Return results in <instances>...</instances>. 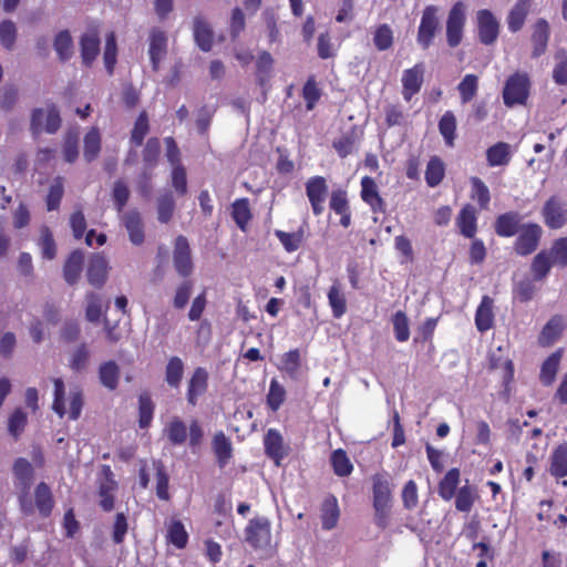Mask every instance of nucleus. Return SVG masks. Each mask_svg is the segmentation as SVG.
<instances>
[{"mask_svg":"<svg viewBox=\"0 0 567 567\" xmlns=\"http://www.w3.org/2000/svg\"><path fill=\"white\" fill-rule=\"evenodd\" d=\"M35 505L39 513L43 517H48L54 506L53 496L49 485L44 482H41L37 485L34 491Z\"/></svg>","mask_w":567,"mask_h":567,"instance_id":"4c0bfd02","label":"nucleus"},{"mask_svg":"<svg viewBox=\"0 0 567 567\" xmlns=\"http://www.w3.org/2000/svg\"><path fill=\"white\" fill-rule=\"evenodd\" d=\"M101 383L109 390H115L120 380V368L116 362L110 360L101 364L99 369Z\"/></svg>","mask_w":567,"mask_h":567,"instance_id":"de8ad7c7","label":"nucleus"},{"mask_svg":"<svg viewBox=\"0 0 567 567\" xmlns=\"http://www.w3.org/2000/svg\"><path fill=\"white\" fill-rule=\"evenodd\" d=\"M175 212V199L172 193L162 194L157 198V219L162 224H167Z\"/></svg>","mask_w":567,"mask_h":567,"instance_id":"13d9d810","label":"nucleus"},{"mask_svg":"<svg viewBox=\"0 0 567 567\" xmlns=\"http://www.w3.org/2000/svg\"><path fill=\"white\" fill-rule=\"evenodd\" d=\"M372 40L378 51H388L394 44V31L388 23H380L374 27Z\"/></svg>","mask_w":567,"mask_h":567,"instance_id":"e433bc0d","label":"nucleus"},{"mask_svg":"<svg viewBox=\"0 0 567 567\" xmlns=\"http://www.w3.org/2000/svg\"><path fill=\"white\" fill-rule=\"evenodd\" d=\"M439 131L447 146L453 147L456 138V117L452 111H446L439 121Z\"/></svg>","mask_w":567,"mask_h":567,"instance_id":"49530a36","label":"nucleus"},{"mask_svg":"<svg viewBox=\"0 0 567 567\" xmlns=\"http://www.w3.org/2000/svg\"><path fill=\"white\" fill-rule=\"evenodd\" d=\"M53 47L61 62L71 59L73 54V41L69 30H62L55 35Z\"/></svg>","mask_w":567,"mask_h":567,"instance_id":"09e8293b","label":"nucleus"},{"mask_svg":"<svg viewBox=\"0 0 567 567\" xmlns=\"http://www.w3.org/2000/svg\"><path fill=\"white\" fill-rule=\"evenodd\" d=\"M104 480L99 484L97 495L99 505L104 512H111L114 508L115 492L118 484L114 480L113 472L109 465L103 466Z\"/></svg>","mask_w":567,"mask_h":567,"instance_id":"f8f14e48","label":"nucleus"},{"mask_svg":"<svg viewBox=\"0 0 567 567\" xmlns=\"http://www.w3.org/2000/svg\"><path fill=\"white\" fill-rule=\"evenodd\" d=\"M461 473L460 470L453 467L449 470L443 478L439 482L437 493L444 501H451L456 493L460 484Z\"/></svg>","mask_w":567,"mask_h":567,"instance_id":"72a5a7b5","label":"nucleus"},{"mask_svg":"<svg viewBox=\"0 0 567 567\" xmlns=\"http://www.w3.org/2000/svg\"><path fill=\"white\" fill-rule=\"evenodd\" d=\"M164 434L172 445L179 446L187 441V426L178 416H174L164 429Z\"/></svg>","mask_w":567,"mask_h":567,"instance_id":"c9c22d12","label":"nucleus"},{"mask_svg":"<svg viewBox=\"0 0 567 567\" xmlns=\"http://www.w3.org/2000/svg\"><path fill=\"white\" fill-rule=\"evenodd\" d=\"M42 257L52 260L56 256V245L53 234L48 226H43L40 230V239L38 243Z\"/></svg>","mask_w":567,"mask_h":567,"instance_id":"052dcab7","label":"nucleus"},{"mask_svg":"<svg viewBox=\"0 0 567 567\" xmlns=\"http://www.w3.org/2000/svg\"><path fill=\"white\" fill-rule=\"evenodd\" d=\"M549 473L555 478L567 476V442L558 444L549 456Z\"/></svg>","mask_w":567,"mask_h":567,"instance_id":"cd10ccee","label":"nucleus"},{"mask_svg":"<svg viewBox=\"0 0 567 567\" xmlns=\"http://www.w3.org/2000/svg\"><path fill=\"white\" fill-rule=\"evenodd\" d=\"M494 300L489 296L485 295L475 312V326L480 332H486L493 327L494 322Z\"/></svg>","mask_w":567,"mask_h":567,"instance_id":"a878e982","label":"nucleus"},{"mask_svg":"<svg viewBox=\"0 0 567 567\" xmlns=\"http://www.w3.org/2000/svg\"><path fill=\"white\" fill-rule=\"evenodd\" d=\"M467 21V7L458 0L453 3L445 20V40L450 49H455L463 42Z\"/></svg>","mask_w":567,"mask_h":567,"instance_id":"f03ea898","label":"nucleus"},{"mask_svg":"<svg viewBox=\"0 0 567 567\" xmlns=\"http://www.w3.org/2000/svg\"><path fill=\"white\" fill-rule=\"evenodd\" d=\"M150 132V121L146 111L140 112L131 131L130 143L133 147H140Z\"/></svg>","mask_w":567,"mask_h":567,"instance_id":"79ce46f5","label":"nucleus"},{"mask_svg":"<svg viewBox=\"0 0 567 567\" xmlns=\"http://www.w3.org/2000/svg\"><path fill=\"white\" fill-rule=\"evenodd\" d=\"M208 380H209V374L205 368L197 367L193 371V373L187 382V392H186L187 403L190 406H196L198 403V399L207 392Z\"/></svg>","mask_w":567,"mask_h":567,"instance_id":"ddd939ff","label":"nucleus"},{"mask_svg":"<svg viewBox=\"0 0 567 567\" xmlns=\"http://www.w3.org/2000/svg\"><path fill=\"white\" fill-rule=\"evenodd\" d=\"M155 405L147 393L138 396V426L147 429L153 420Z\"/></svg>","mask_w":567,"mask_h":567,"instance_id":"5fc2aeb1","label":"nucleus"},{"mask_svg":"<svg viewBox=\"0 0 567 567\" xmlns=\"http://www.w3.org/2000/svg\"><path fill=\"white\" fill-rule=\"evenodd\" d=\"M557 63L553 70V79L559 85L567 84V51L558 50L555 54Z\"/></svg>","mask_w":567,"mask_h":567,"instance_id":"774afa93","label":"nucleus"},{"mask_svg":"<svg viewBox=\"0 0 567 567\" xmlns=\"http://www.w3.org/2000/svg\"><path fill=\"white\" fill-rule=\"evenodd\" d=\"M184 374V362L179 357H172L165 368V381L172 388H178Z\"/></svg>","mask_w":567,"mask_h":567,"instance_id":"603ef678","label":"nucleus"},{"mask_svg":"<svg viewBox=\"0 0 567 567\" xmlns=\"http://www.w3.org/2000/svg\"><path fill=\"white\" fill-rule=\"evenodd\" d=\"M555 266L547 249L540 250L532 260L530 272L535 281L544 280L550 272L551 267Z\"/></svg>","mask_w":567,"mask_h":567,"instance_id":"f704fd0d","label":"nucleus"},{"mask_svg":"<svg viewBox=\"0 0 567 567\" xmlns=\"http://www.w3.org/2000/svg\"><path fill=\"white\" fill-rule=\"evenodd\" d=\"M100 34L96 28L83 33L80 39V51L82 62L85 66H91L100 53Z\"/></svg>","mask_w":567,"mask_h":567,"instance_id":"412c9836","label":"nucleus"},{"mask_svg":"<svg viewBox=\"0 0 567 567\" xmlns=\"http://www.w3.org/2000/svg\"><path fill=\"white\" fill-rule=\"evenodd\" d=\"M231 216L239 229L245 231L252 218L248 198H238L231 205Z\"/></svg>","mask_w":567,"mask_h":567,"instance_id":"37998d69","label":"nucleus"},{"mask_svg":"<svg viewBox=\"0 0 567 567\" xmlns=\"http://www.w3.org/2000/svg\"><path fill=\"white\" fill-rule=\"evenodd\" d=\"M360 137L361 132L355 125H352L349 131L342 133L332 142V147L340 158H346L354 152Z\"/></svg>","mask_w":567,"mask_h":567,"instance_id":"393cba45","label":"nucleus"},{"mask_svg":"<svg viewBox=\"0 0 567 567\" xmlns=\"http://www.w3.org/2000/svg\"><path fill=\"white\" fill-rule=\"evenodd\" d=\"M371 480L375 522L379 526L385 527L388 509L392 498L391 476L388 472H381L372 475Z\"/></svg>","mask_w":567,"mask_h":567,"instance_id":"f257e3e1","label":"nucleus"},{"mask_svg":"<svg viewBox=\"0 0 567 567\" xmlns=\"http://www.w3.org/2000/svg\"><path fill=\"white\" fill-rule=\"evenodd\" d=\"M44 111L42 109H34L31 114L30 130L33 135H39L43 130L49 133H55L61 126V116L56 105L51 104L48 106L47 121L43 126Z\"/></svg>","mask_w":567,"mask_h":567,"instance_id":"1a4fd4ad","label":"nucleus"},{"mask_svg":"<svg viewBox=\"0 0 567 567\" xmlns=\"http://www.w3.org/2000/svg\"><path fill=\"white\" fill-rule=\"evenodd\" d=\"M327 297L332 310V316L336 319L341 318L347 312V299L344 293L341 291V286L338 280H334Z\"/></svg>","mask_w":567,"mask_h":567,"instance_id":"ea45409f","label":"nucleus"},{"mask_svg":"<svg viewBox=\"0 0 567 567\" xmlns=\"http://www.w3.org/2000/svg\"><path fill=\"white\" fill-rule=\"evenodd\" d=\"M555 266L567 267V236L555 239L549 249H547Z\"/></svg>","mask_w":567,"mask_h":567,"instance_id":"bf43d9fd","label":"nucleus"},{"mask_svg":"<svg viewBox=\"0 0 567 567\" xmlns=\"http://www.w3.org/2000/svg\"><path fill=\"white\" fill-rule=\"evenodd\" d=\"M84 254L76 249L73 250L63 266V277L69 285H74L79 281L83 269Z\"/></svg>","mask_w":567,"mask_h":567,"instance_id":"c85d7f7f","label":"nucleus"},{"mask_svg":"<svg viewBox=\"0 0 567 567\" xmlns=\"http://www.w3.org/2000/svg\"><path fill=\"white\" fill-rule=\"evenodd\" d=\"M194 282L189 279L182 281L175 289L173 307L177 310L184 309L192 296Z\"/></svg>","mask_w":567,"mask_h":567,"instance_id":"338daca9","label":"nucleus"},{"mask_svg":"<svg viewBox=\"0 0 567 567\" xmlns=\"http://www.w3.org/2000/svg\"><path fill=\"white\" fill-rule=\"evenodd\" d=\"M455 225L465 238H474L477 234V210L471 204H465L458 212Z\"/></svg>","mask_w":567,"mask_h":567,"instance_id":"aec40b11","label":"nucleus"},{"mask_svg":"<svg viewBox=\"0 0 567 567\" xmlns=\"http://www.w3.org/2000/svg\"><path fill=\"white\" fill-rule=\"evenodd\" d=\"M275 236L278 238L280 244L284 246L287 252H293L298 250L305 239V233L302 228H299L297 231L287 233L284 230H275Z\"/></svg>","mask_w":567,"mask_h":567,"instance_id":"8fccbe9b","label":"nucleus"},{"mask_svg":"<svg viewBox=\"0 0 567 567\" xmlns=\"http://www.w3.org/2000/svg\"><path fill=\"white\" fill-rule=\"evenodd\" d=\"M424 68L422 63L406 69L402 74V95L409 102L413 95L420 92L423 84Z\"/></svg>","mask_w":567,"mask_h":567,"instance_id":"a211bd4d","label":"nucleus"},{"mask_svg":"<svg viewBox=\"0 0 567 567\" xmlns=\"http://www.w3.org/2000/svg\"><path fill=\"white\" fill-rule=\"evenodd\" d=\"M302 97L306 101V109L312 111L321 97V90L318 87L315 75H310L303 87Z\"/></svg>","mask_w":567,"mask_h":567,"instance_id":"e2e57ef3","label":"nucleus"},{"mask_svg":"<svg viewBox=\"0 0 567 567\" xmlns=\"http://www.w3.org/2000/svg\"><path fill=\"white\" fill-rule=\"evenodd\" d=\"M167 35L165 31L153 28L150 32V48L148 54L154 72L159 70V63L167 53Z\"/></svg>","mask_w":567,"mask_h":567,"instance_id":"dca6fc26","label":"nucleus"},{"mask_svg":"<svg viewBox=\"0 0 567 567\" xmlns=\"http://www.w3.org/2000/svg\"><path fill=\"white\" fill-rule=\"evenodd\" d=\"M532 0H517L507 16V27L513 33L518 32L525 24L530 11Z\"/></svg>","mask_w":567,"mask_h":567,"instance_id":"bb28decb","label":"nucleus"},{"mask_svg":"<svg viewBox=\"0 0 567 567\" xmlns=\"http://www.w3.org/2000/svg\"><path fill=\"white\" fill-rule=\"evenodd\" d=\"M512 159L511 145L506 142H497L486 150L488 166H506Z\"/></svg>","mask_w":567,"mask_h":567,"instance_id":"2f4dec72","label":"nucleus"},{"mask_svg":"<svg viewBox=\"0 0 567 567\" xmlns=\"http://www.w3.org/2000/svg\"><path fill=\"white\" fill-rule=\"evenodd\" d=\"M103 60L107 73L112 75L117 61L116 37L113 31L109 32L106 35Z\"/></svg>","mask_w":567,"mask_h":567,"instance_id":"4d7b16f0","label":"nucleus"},{"mask_svg":"<svg viewBox=\"0 0 567 567\" xmlns=\"http://www.w3.org/2000/svg\"><path fill=\"white\" fill-rule=\"evenodd\" d=\"M161 155V142L158 137H150L142 151L143 162L146 167L153 168Z\"/></svg>","mask_w":567,"mask_h":567,"instance_id":"0e129e2a","label":"nucleus"},{"mask_svg":"<svg viewBox=\"0 0 567 567\" xmlns=\"http://www.w3.org/2000/svg\"><path fill=\"white\" fill-rule=\"evenodd\" d=\"M300 368L301 353L299 349L289 350L281 355L279 369L286 372L290 378H296Z\"/></svg>","mask_w":567,"mask_h":567,"instance_id":"3c124183","label":"nucleus"},{"mask_svg":"<svg viewBox=\"0 0 567 567\" xmlns=\"http://www.w3.org/2000/svg\"><path fill=\"white\" fill-rule=\"evenodd\" d=\"M265 454L280 465L281 461L288 456L289 446L285 444L281 433L277 429H269L264 436Z\"/></svg>","mask_w":567,"mask_h":567,"instance_id":"9b49d317","label":"nucleus"},{"mask_svg":"<svg viewBox=\"0 0 567 567\" xmlns=\"http://www.w3.org/2000/svg\"><path fill=\"white\" fill-rule=\"evenodd\" d=\"M441 29L439 8L434 4L426 6L417 27L416 42L422 50L430 49Z\"/></svg>","mask_w":567,"mask_h":567,"instance_id":"20e7f679","label":"nucleus"},{"mask_svg":"<svg viewBox=\"0 0 567 567\" xmlns=\"http://www.w3.org/2000/svg\"><path fill=\"white\" fill-rule=\"evenodd\" d=\"M101 152V134L97 127H91L84 136L83 156L86 162H93Z\"/></svg>","mask_w":567,"mask_h":567,"instance_id":"a18cd8bd","label":"nucleus"},{"mask_svg":"<svg viewBox=\"0 0 567 567\" xmlns=\"http://www.w3.org/2000/svg\"><path fill=\"white\" fill-rule=\"evenodd\" d=\"M564 330L563 318L560 316L551 317L540 331L538 343L542 347H549L556 342Z\"/></svg>","mask_w":567,"mask_h":567,"instance_id":"7c9ffc66","label":"nucleus"},{"mask_svg":"<svg viewBox=\"0 0 567 567\" xmlns=\"http://www.w3.org/2000/svg\"><path fill=\"white\" fill-rule=\"evenodd\" d=\"M561 357L563 349H557L543 362L539 373V381L544 386H549L554 383L559 370Z\"/></svg>","mask_w":567,"mask_h":567,"instance_id":"c756f323","label":"nucleus"},{"mask_svg":"<svg viewBox=\"0 0 567 567\" xmlns=\"http://www.w3.org/2000/svg\"><path fill=\"white\" fill-rule=\"evenodd\" d=\"M530 79L526 72H515L508 76L503 89V102L506 106L524 105L529 96Z\"/></svg>","mask_w":567,"mask_h":567,"instance_id":"7ed1b4c3","label":"nucleus"},{"mask_svg":"<svg viewBox=\"0 0 567 567\" xmlns=\"http://www.w3.org/2000/svg\"><path fill=\"white\" fill-rule=\"evenodd\" d=\"M542 216L549 229H560L566 224V212L557 196H551L545 202Z\"/></svg>","mask_w":567,"mask_h":567,"instance_id":"4468645a","label":"nucleus"},{"mask_svg":"<svg viewBox=\"0 0 567 567\" xmlns=\"http://www.w3.org/2000/svg\"><path fill=\"white\" fill-rule=\"evenodd\" d=\"M472 200H475L481 209H487L491 202V193L485 183L477 176L470 178Z\"/></svg>","mask_w":567,"mask_h":567,"instance_id":"c03bdc74","label":"nucleus"},{"mask_svg":"<svg viewBox=\"0 0 567 567\" xmlns=\"http://www.w3.org/2000/svg\"><path fill=\"white\" fill-rule=\"evenodd\" d=\"M543 236V229L538 224H524L514 241V251L518 256H528L536 251Z\"/></svg>","mask_w":567,"mask_h":567,"instance_id":"0eeeda50","label":"nucleus"},{"mask_svg":"<svg viewBox=\"0 0 567 567\" xmlns=\"http://www.w3.org/2000/svg\"><path fill=\"white\" fill-rule=\"evenodd\" d=\"M321 525L324 530L333 529L340 518V508L338 499L333 494L324 497L320 506Z\"/></svg>","mask_w":567,"mask_h":567,"instance_id":"b1692460","label":"nucleus"},{"mask_svg":"<svg viewBox=\"0 0 567 567\" xmlns=\"http://www.w3.org/2000/svg\"><path fill=\"white\" fill-rule=\"evenodd\" d=\"M245 540L254 549L266 548L271 543V523L266 516L251 518L244 529Z\"/></svg>","mask_w":567,"mask_h":567,"instance_id":"39448f33","label":"nucleus"},{"mask_svg":"<svg viewBox=\"0 0 567 567\" xmlns=\"http://www.w3.org/2000/svg\"><path fill=\"white\" fill-rule=\"evenodd\" d=\"M424 177L427 186L432 188L442 183L445 177V165L441 157L434 155L429 159Z\"/></svg>","mask_w":567,"mask_h":567,"instance_id":"58836bf2","label":"nucleus"},{"mask_svg":"<svg viewBox=\"0 0 567 567\" xmlns=\"http://www.w3.org/2000/svg\"><path fill=\"white\" fill-rule=\"evenodd\" d=\"M194 38L202 51L209 52L212 50L214 33L210 25L202 17L194 19Z\"/></svg>","mask_w":567,"mask_h":567,"instance_id":"473e14b6","label":"nucleus"},{"mask_svg":"<svg viewBox=\"0 0 567 567\" xmlns=\"http://www.w3.org/2000/svg\"><path fill=\"white\" fill-rule=\"evenodd\" d=\"M109 274L107 259L101 254H94L90 257L89 266L86 270V277L90 285L95 288H101Z\"/></svg>","mask_w":567,"mask_h":567,"instance_id":"4be33fe9","label":"nucleus"},{"mask_svg":"<svg viewBox=\"0 0 567 567\" xmlns=\"http://www.w3.org/2000/svg\"><path fill=\"white\" fill-rule=\"evenodd\" d=\"M476 31L480 43L493 45L501 31V24L494 13L488 9H481L476 12Z\"/></svg>","mask_w":567,"mask_h":567,"instance_id":"423d86ee","label":"nucleus"},{"mask_svg":"<svg viewBox=\"0 0 567 567\" xmlns=\"http://www.w3.org/2000/svg\"><path fill=\"white\" fill-rule=\"evenodd\" d=\"M173 264L177 274L183 278H188L194 271L189 243L183 235H178L175 239Z\"/></svg>","mask_w":567,"mask_h":567,"instance_id":"6e6552de","label":"nucleus"},{"mask_svg":"<svg viewBox=\"0 0 567 567\" xmlns=\"http://www.w3.org/2000/svg\"><path fill=\"white\" fill-rule=\"evenodd\" d=\"M330 461L333 472L337 476L346 477L349 476L353 471V465L346 451L342 449L333 451Z\"/></svg>","mask_w":567,"mask_h":567,"instance_id":"864d4df0","label":"nucleus"},{"mask_svg":"<svg viewBox=\"0 0 567 567\" xmlns=\"http://www.w3.org/2000/svg\"><path fill=\"white\" fill-rule=\"evenodd\" d=\"M121 223L125 227L130 241L141 246L145 240L144 223L137 209H130L121 216Z\"/></svg>","mask_w":567,"mask_h":567,"instance_id":"f3484780","label":"nucleus"},{"mask_svg":"<svg viewBox=\"0 0 567 567\" xmlns=\"http://www.w3.org/2000/svg\"><path fill=\"white\" fill-rule=\"evenodd\" d=\"M167 539L176 548H185L188 542V534L181 520H173L168 526Z\"/></svg>","mask_w":567,"mask_h":567,"instance_id":"680f3d73","label":"nucleus"},{"mask_svg":"<svg viewBox=\"0 0 567 567\" xmlns=\"http://www.w3.org/2000/svg\"><path fill=\"white\" fill-rule=\"evenodd\" d=\"M550 37V28L547 20L539 18L532 27V58L537 59L545 54Z\"/></svg>","mask_w":567,"mask_h":567,"instance_id":"2eb2a0df","label":"nucleus"},{"mask_svg":"<svg viewBox=\"0 0 567 567\" xmlns=\"http://www.w3.org/2000/svg\"><path fill=\"white\" fill-rule=\"evenodd\" d=\"M306 195L315 216H320L324 210V202L328 195V185L323 176H312L306 182Z\"/></svg>","mask_w":567,"mask_h":567,"instance_id":"9d476101","label":"nucleus"},{"mask_svg":"<svg viewBox=\"0 0 567 567\" xmlns=\"http://www.w3.org/2000/svg\"><path fill=\"white\" fill-rule=\"evenodd\" d=\"M361 199L370 206L373 213H384L386 205L381 197L375 181L370 176L361 178Z\"/></svg>","mask_w":567,"mask_h":567,"instance_id":"6ab92c4d","label":"nucleus"},{"mask_svg":"<svg viewBox=\"0 0 567 567\" xmlns=\"http://www.w3.org/2000/svg\"><path fill=\"white\" fill-rule=\"evenodd\" d=\"M461 102L466 104L471 102L478 90V78L475 74H466L457 85Z\"/></svg>","mask_w":567,"mask_h":567,"instance_id":"6e6d98bb","label":"nucleus"},{"mask_svg":"<svg viewBox=\"0 0 567 567\" xmlns=\"http://www.w3.org/2000/svg\"><path fill=\"white\" fill-rule=\"evenodd\" d=\"M522 217L517 212H507L496 217L494 229L499 237H513L520 230Z\"/></svg>","mask_w":567,"mask_h":567,"instance_id":"5701e85b","label":"nucleus"},{"mask_svg":"<svg viewBox=\"0 0 567 567\" xmlns=\"http://www.w3.org/2000/svg\"><path fill=\"white\" fill-rule=\"evenodd\" d=\"M213 451L220 467H224L233 456L231 443L224 432L214 435Z\"/></svg>","mask_w":567,"mask_h":567,"instance_id":"a19ab883","label":"nucleus"},{"mask_svg":"<svg viewBox=\"0 0 567 567\" xmlns=\"http://www.w3.org/2000/svg\"><path fill=\"white\" fill-rule=\"evenodd\" d=\"M63 156L65 162L74 163L79 157V133L78 131H68L63 142Z\"/></svg>","mask_w":567,"mask_h":567,"instance_id":"69168bd1","label":"nucleus"}]
</instances>
